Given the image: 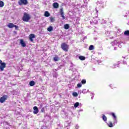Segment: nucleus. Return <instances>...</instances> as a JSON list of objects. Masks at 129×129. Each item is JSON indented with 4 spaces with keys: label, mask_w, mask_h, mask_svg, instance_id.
<instances>
[{
    "label": "nucleus",
    "mask_w": 129,
    "mask_h": 129,
    "mask_svg": "<svg viewBox=\"0 0 129 129\" xmlns=\"http://www.w3.org/2000/svg\"><path fill=\"white\" fill-rule=\"evenodd\" d=\"M22 20L24 22H28L31 20V17L30 16V15L28 14V13H25L22 18Z\"/></svg>",
    "instance_id": "1"
},
{
    "label": "nucleus",
    "mask_w": 129,
    "mask_h": 129,
    "mask_svg": "<svg viewBox=\"0 0 129 129\" xmlns=\"http://www.w3.org/2000/svg\"><path fill=\"white\" fill-rule=\"evenodd\" d=\"M61 49L65 52H68V49H69V45H68L66 43H62L61 44Z\"/></svg>",
    "instance_id": "2"
},
{
    "label": "nucleus",
    "mask_w": 129,
    "mask_h": 129,
    "mask_svg": "<svg viewBox=\"0 0 129 129\" xmlns=\"http://www.w3.org/2000/svg\"><path fill=\"white\" fill-rule=\"evenodd\" d=\"M8 28H9V29H13V28H15V30H17V31H19V26L17 25H16L15 24H13L12 23H10L7 25Z\"/></svg>",
    "instance_id": "3"
},
{
    "label": "nucleus",
    "mask_w": 129,
    "mask_h": 129,
    "mask_svg": "<svg viewBox=\"0 0 129 129\" xmlns=\"http://www.w3.org/2000/svg\"><path fill=\"white\" fill-rule=\"evenodd\" d=\"M28 4V0H19L18 2V4L20 6H26Z\"/></svg>",
    "instance_id": "4"
},
{
    "label": "nucleus",
    "mask_w": 129,
    "mask_h": 129,
    "mask_svg": "<svg viewBox=\"0 0 129 129\" xmlns=\"http://www.w3.org/2000/svg\"><path fill=\"white\" fill-rule=\"evenodd\" d=\"M8 96L7 95H3L1 98H0V102L1 103H4V102L8 99Z\"/></svg>",
    "instance_id": "5"
},
{
    "label": "nucleus",
    "mask_w": 129,
    "mask_h": 129,
    "mask_svg": "<svg viewBox=\"0 0 129 129\" xmlns=\"http://www.w3.org/2000/svg\"><path fill=\"white\" fill-rule=\"evenodd\" d=\"M110 115L113 116V125H115V123H117V118H116V116L114 113H111Z\"/></svg>",
    "instance_id": "6"
},
{
    "label": "nucleus",
    "mask_w": 129,
    "mask_h": 129,
    "mask_svg": "<svg viewBox=\"0 0 129 129\" xmlns=\"http://www.w3.org/2000/svg\"><path fill=\"white\" fill-rule=\"evenodd\" d=\"M7 66V63L5 62H3L0 64V70L1 71H4L5 70V68H6Z\"/></svg>",
    "instance_id": "7"
},
{
    "label": "nucleus",
    "mask_w": 129,
    "mask_h": 129,
    "mask_svg": "<svg viewBox=\"0 0 129 129\" xmlns=\"http://www.w3.org/2000/svg\"><path fill=\"white\" fill-rule=\"evenodd\" d=\"M35 38H36V35H35V34H30L29 40L31 42H34V39H35Z\"/></svg>",
    "instance_id": "8"
},
{
    "label": "nucleus",
    "mask_w": 129,
    "mask_h": 129,
    "mask_svg": "<svg viewBox=\"0 0 129 129\" xmlns=\"http://www.w3.org/2000/svg\"><path fill=\"white\" fill-rule=\"evenodd\" d=\"M60 14L61 17V18H62L63 20H65V19H66V17L64 16V12L63 11V8H61L60 10Z\"/></svg>",
    "instance_id": "9"
},
{
    "label": "nucleus",
    "mask_w": 129,
    "mask_h": 129,
    "mask_svg": "<svg viewBox=\"0 0 129 129\" xmlns=\"http://www.w3.org/2000/svg\"><path fill=\"white\" fill-rule=\"evenodd\" d=\"M33 113L34 114H37L39 112V108H38V107L36 106L33 107Z\"/></svg>",
    "instance_id": "10"
},
{
    "label": "nucleus",
    "mask_w": 129,
    "mask_h": 129,
    "mask_svg": "<svg viewBox=\"0 0 129 129\" xmlns=\"http://www.w3.org/2000/svg\"><path fill=\"white\" fill-rule=\"evenodd\" d=\"M20 44L22 47H26V43H25V41L23 39H20Z\"/></svg>",
    "instance_id": "11"
},
{
    "label": "nucleus",
    "mask_w": 129,
    "mask_h": 129,
    "mask_svg": "<svg viewBox=\"0 0 129 129\" xmlns=\"http://www.w3.org/2000/svg\"><path fill=\"white\" fill-rule=\"evenodd\" d=\"M53 7L54 9H58L59 8V4L57 3H54L53 4Z\"/></svg>",
    "instance_id": "12"
},
{
    "label": "nucleus",
    "mask_w": 129,
    "mask_h": 129,
    "mask_svg": "<svg viewBox=\"0 0 129 129\" xmlns=\"http://www.w3.org/2000/svg\"><path fill=\"white\" fill-rule=\"evenodd\" d=\"M51 16V14L49 13V12L45 11L44 13V16L46 18H48V17H50Z\"/></svg>",
    "instance_id": "13"
},
{
    "label": "nucleus",
    "mask_w": 129,
    "mask_h": 129,
    "mask_svg": "<svg viewBox=\"0 0 129 129\" xmlns=\"http://www.w3.org/2000/svg\"><path fill=\"white\" fill-rule=\"evenodd\" d=\"M108 125L109 127H113V125H115L113 124V122L112 123V122L111 121H109L108 123Z\"/></svg>",
    "instance_id": "14"
},
{
    "label": "nucleus",
    "mask_w": 129,
    "mask_h": 129,
    "mask_svg": "<svg viewBox=\"0 0 129 129\" xmlns=\"http://www.w3.org/2000/svg\"><path fill=\"white\" fill-rule=\"evenodd\" d=\"M35 84H36V83H35L34 81H31L29 83V85L30 86H34V85H35Z\"/></svg>",
    "instance_id": "15"
},
{
    "label": "nucleus",
    "mask_w": 129,
    "mask_h": 129,
    "mask_svg": "<svg viewBox=\"0 0 129 129\" xmlns=\"http://www.w3.org/2000/svg\"><path fill=\"white\" fill-rule=\"evenodd\" d=\"M60 60V58L57 56V55H55V57H53V60L56 61H59Z\"/></svg>",
    "instance_id": "16"
},
{
    "label": "nucleus",
    "mask_w": 129,
    "mask_h": 129,
    "mask_svg": "<svg viewBox=\"0 0 129 129\" xmlns=\"http://www.w3.org/2000/svg\"><path fill=\"white\" fill-rule=\"evenodd\" d=\"M69 28H70L69 24H65L64 25V29H65V30H68Z\"/></svg>",
    "instance_id": "17"
},
{
    "label": "nucleus",
    "mask_w": 129,
    "mask_h": 129,
    "mask_svg": "<svg viewBox=\"0 0 129 129\" xmlns=\"http://www.w3.org/2000/svg\"><path fill=\"white\" fill-rule=\"evenodd\" d=\"M89 50H90V51H92V50H94V46H93V45H91L89 47Z\"/></svg>",
    "instance_id": "18"
},
{
    "label": "nucleus",
    "mask_w": 129,
    "mask_h": 129,
    "mask_svg": "<svg viewBox=\"0 0 129 129\" xmlns=\"http://www.w3.org/2000/svg\"><path fill=\"white\" fill-rule=\"evenodd\" d=\"M47 31L48 32H52V31H53V27L52 26H49L48 28H47Z\"/></svg>",
    "instance_id": "19"
},
{
    "label": "nucleus",
    "mask_w": 129,
    "mask_h": 129,
    "mask_svg": "<svg viewBox=\"0 0 129 129\" xmlns=\"http://www.w3.org/2000/svg\"><path fill=\"white\" fill-rule=\"evenodd\" d=\"M50 23H53L55 22V17H50Z\"/></svg>",
    "instance_id": "20"
},
{
    "label": "nucleus",
    "mask_w": 129,
    "mask_h": 129,
    "mask_svg": "<svg viewBox=\"0 0 129 129\" xmlns=\"http://www.w3.org/2000/svg\"><path fill=\"white\" fill-rule=\"evenodd\" d=\"M102 119L104 120V121H106V120H107V117H106V116L105 115H103Z\"/></svg>",
    "instance_id": "21"
},
{
    "label": "nucleus",
    "mask_w": 129,
    "mask_h": 129,
    "mask_svg": "<svg viewBox=\"0 0 129 129\" xmlns=\"http://www.w3.org/2000/svg\"><path fill=\"white\" fill-rule=\"evenodd\" d=\"M79 58L80 59V60H85L86 58L85 57H84V56L81 55L79 57Z\"/></svg>",
    "instance_id": "22"
},
{
    "label": "nucleus",
    "mask_w": 129,
    "mask_h": 129,
    "mask_svg": "<svg viewBox=\"0 0 129 129\" xmlns=\"http://www.w3.org/2000/svg\"><path fill=\"white\" fill-rule=\"evenodd\" d=\"M5 6V3H4V2L0 1V8H3Z\"/></svg>",
    "instance_id": "23"
},
{
    "label": "nucleus",
    "mask_w": 129,
    "mask_h": 129,
    "mask_svg": "<svg viewBox=\"0 0 129 129\" xmlns=\"http://www.w3.org/2000/svg\"><path fill=\"white\" fill-rule=\"evenodd\" d=\"M124 35L125 36H129V30H126L124 32Z\"/></svg>",
    "instance_id": "24"
},
{
    "label": "nucleus",
    "mask_w": 129,
    "mask_h": 129,
    "mask_svg": "<svg viewBox=\"0 0 129 129\" xmlns=\"http://www.w3.org/2000/svg\"><path fill=\"white\" fill-rule=\"evenodd\" d=\"M78 106H79V102L75 103L74 104V107L76 108V107H78Z\"/></svg>",
    "instance_id": "25"
},
{
    "label": "nucleus",
    "mask_w": 129,
    "mask_h": 129,
    "mask_svg": "<svg viewBox=\"0 0 129 129\" xmlns=\"http://www.w3.org/2000/svg\"><path fill=\"white\" fill-rule=\"evenodd\" d=\"M82 84H86V80L83 79L81 81Z\"/></svg>",
    "instance_id": "26"
},
{
    "label": "nucleus",
    "mask_w": 129,
    "mask_h": 129,
    "mask_svg": "<svg viewBox=\"0 0 129 129\" xmlns=\"http://www.w3.org/2000/svg\"><path fill=\"white\" fill-rule=\"evenodd\" d=\"M77 86L78 88H80V87H82V84H81V83H79L77 85Z\"/></svg>",
    "instance_id": "27"
},
{
    "label": "nucleus",
    "mask_w": 129,
    "mask_h": 129,
    "mask_svg": "<svg viewBox=\"0 0 129 129\" xmlns=\"http://www.w3.org/2000/svg\"><path fill=\"white\" fill-rule=\"evenodd\" d=\"M73 95L74 96L77 97L78 96V93H77V92H74L73 93Z\"/></svg>",
    "instance_id": "28"
},
{
    "label": "nucleus",
    "mask_w": 129,
    "mask_h": 129,
    "mask_svg": "<svg viewBox=\"0 0 129 129\" xmlns=\"http://www.w3.org/2000/svg\"><path fill=\"white\" fill-rule=\"evenodd\" d=\"M41 112H45V109H44V108L41 109Z\"/></svg>",
    "instance_id": "29"
},
{
    "label": "nucleus",
    "mask_w": 129,
    "mask_h": 129,
    "mask_svg": "<svg viewBox=\"0 0 129 129\" xmlns=\"http://www.w3.org/2000/svg\"><path fill=\"white\" fill-rule=\"evenodd\" d=\"M95 10L96 11V14H98V10H97V8H95Z\"/></svg>",
    "instance_id": "30"
},
{
    "label": "nucleus",
    "mask_w": 129,
    "mask_h": 129,
    "mask_svg": "<svg viewBox=\"0 0 129 129\" xmlns=\"http://www.w3.org/2000/svg\"><path fill=\"white\" fill-rule=\"evenodd\" d=\"M123 64L124 65H125V64H126V61H125V60H123Z\"/></svg>",
    "instance_id": "31"
},
{
    "label": "nucleus",
    "mask_w": 129,
    "mask_h": 129,
    "mask_svg": "<svg viewBox=\"0 0 129 129\" xmlns=\"http://www.w3.org/2000/svg\"><path fill=\"white\" fill-rule=\"evenodd\" d=\"M2 63H3V61H2V60H0V64H1Z\"/></svg>",
    "instance_id": "32"
},
{
    "label": "nucleus",
    "mask_w": 129,
    "mask_h": 129,
    "mask_svg": "<svg viewBox=\"0 0 129 129\" xmlns=\"http://www.w3.org/2000/svg\"><path fill=\"white\" fill-rule=\"evenodd\" d=\"M115 66H117V64H115V65H114V68H116V67H115Z\"/></svg>",
    "instance_id": "33"
},
{
    "label": "nucleus",
    "mask_w": 129,
    "mask_h": 129,
    "mask_svg": "<svg viewBox=\"0 0 129 129\" xmlns=\"http://www.w3.org/2000/svg\"><path fill=\"white\" fill-rule=\"evenodd\" d=\"M128 14H129V11H128Z\"/></svg>",
    "instance_id": "34"
}]
</instances>
